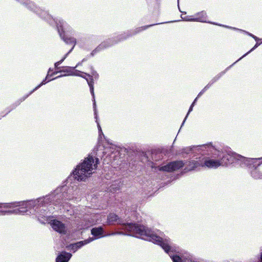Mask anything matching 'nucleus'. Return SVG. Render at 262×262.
I'll use <instances>...</instances> for the list:
<instances>
[{
    "label": "nucleus",
    "instance_id": "nucleus-20",
    "mask_svg": "<svg viewBox=\"0 0 262 262\" xmlns=\"http://www.w3.org/2000/svg\"><path fill=\"white\" fill-rule=\"evenodd\" d=\"M203 145L199 147H185L182 148L181 149V154L183 155L184 154L189 155L190 154H192L195 152V151L196 150H199L200 149L201 150H206L207 151V149L203 148L202 147Z\"/></svg>",
    "mask_w": 262,
    "mask_h": 262
},
{
    "label": "nucleus",
    "instance_id": "nucleus-7",
    "mask_svg": "<svg viewBox=\"0 0 262 262\" xmlns=\"http://www.w3.org/2000/svg\"><path fill=\"white\" fill-rule=\"evenodd\" d=\"M91 75L88 74L86 73H83L82 72L81 73V75H83L82 77L84 78L86 80V81L88 83V85L90 87V92L93 97V106H94L95 111L96 117H97V115H96V104L95 95H94L93 79H94V78L95 80L98 79L99 78V75L97 73V72L94 70L93 67L92 66L91 67Z\"/></svg>",
    "mask_w": 262,
    "mask_h": 262
},
{
    "label": "nucleus",
    "instance_id": "nucleus-11",
    "mask_svg": "<svg viewBox=\"0 0 262 262\" xmlns=\"http://www.w3.org/2000/svg\"><path fill=\"white\" fill-rule=\"evenodd\" d=\"M50 224L51 227L55 231L60 233L66 234L67 227L64 224L57 220L51 221Z\"/></svg>",
    "mask_w": 262,
    "mask_h": 262
},
{
    "label": "nucleus",
    "instance_id": "nucleus-18",
    "mask_svg": "<svg viewBox=\"0 0 262 262\" xmlns=\"http://www.w3.org/2000/svg\"><path fill=\"white\" fill-rule=\"evenodd\" d=\"M71 257V253L62 251L56 257V262H68Z\"/></svg>",
    "mask_w": 262,
    "mask_h": 262
},
{
    "label": "nucleus",
    "instance_id": "nucleus-16",
    "mask_svg": "<svg viewBox=\"0 0 262 262\" xmlns=\"http://www.w3.org/2000/svg\"><path fill=\"white\" fill-rule=\"evenodd\" d=\"M203 167L206 166L209 168H216L222 166L220 160H206L203 162Z\"/></svg>",
    "mask_w": 262,
    "mask_h": 262
},
{
    "label": "nucleus",
    "instance_id": "nucleus-28",
    "mask_svg": "<svg viewBox=\"0 0 262 262\" xmlns=\"http://www.w3.org/2000/svg\"><path fill=\"white\" fill-rule=\"evenodd\" d=\"M181 18L183 20L185 21H194V16H182L181 15Z\"/></svg>",
    "mask_w": 262,
    "mask_h": 262
},
{
    "label": "nucleus",
    "instance_id": "nucleus-33",
    "mask_svg": "<svg viewBox=\"0 0 262 262\" xmlns=\"http://www.w3.org/2000/svg\"><path fill=\"white\" fill-rule=\"evenodd\" d=\"M121 232H115V233H112L111 234H110V235H115L116 234H121Z\"/></svg>",
    "mask_w": 262,
    "mask_h": 262
},
{
    "label": "nucleus",
    "instance_id": "nucleus-31",
    "mask_svg": "<svg viewBox=\"0 0 262 262\" xmlns=\"http://www.w3.org/2000/svg\"><path fill=\"white\" fill-rule=\"evenodd\" d=\"M209 89V87L207 85H206L204 89L199 93L198 95V97H200L207 89Z\"/></svg>",
    "mask_w": 262,
    "mask_h": 262
},
{
    "label": "nucleus",
    "instance_id": "nucleus-6",
    "mask_svg": "<svg viewBox=\"0 0 262 262\" xmlns=\"http://www.w3.org/2000/svg\"><path fill=\"white\" fill-rule=\"evenodd\" d=\"M158 24H152L150 25L145 26L143 27H139L136 29L135 30L132 31V32H127L124 33L123 34L120 35L117 37V40H113L111 39H109L107 40H105L100 44L95 49H94L91 53L90 55L91 56H93L95 55L97 52H100V51L104 50L107 48H108L112 45L117 43L119 41L123 40L126 39L128 37L136 34L137 33L144 30L148 28L153 26L156 25H158Z\"/></svg>",
    "mask_w": 262,
    "mask_h": 262
},
{
    "label": "nucleus",
    "instance_id": "nucleus-14",
    "mask_svg": "<svg viewBox=\"0 0 262 262\" xmlns=\"http://www.w3.org/2000/svg\"><path fill=\"white\" fill-rule=\"evenodd\" d=\"M53 74H51V75H50L49 74H47V76H46V77L45 78V79H43L42 80V81L35 88H34L32 91H31L30 92L29 94H28V95H27L26 96H25V97H24L23 98H22L21 99H20L19 100V101L18 102V103H17V104L14 106L15 107L16 106L19 105L21 102H23V101H24L30 95H31L32 93H33L35 91L37 90L38 88H39L41 86L45 84L46 83H47L48 82H49L52 80H54V79H56L57 78H53L52 79H49L47 80L48 77L49 76H52Z\"/></svg>",
    "mask_w": 262,
    "mask_h": 262
},
{
    "label": "nucleus",
    "instance_id": "nucleus-40",
    "mask_svg": "<svg viewBox=\"0 0 262 262\" xmlns=\"http://www.w3.org/2000/svg\"><path fill=\"white\" fill-rule=\"evenodd\" d=\"M70 179H71V178H70V177H69V178H68V180H67V181H70Z\"/></svg>",
    "mask_w": 262,
    "mask_h": 262
},
{
    "label": "nucleus",
    "instance_id": "nucleus-13",
    "mask_svg": "<svg viewBox=\"0 0 262 262\" xmlns=\"http://www.w3.org/2000/svg\"><path fill=\"white\" fill-rule=\"evenodd\" d=\"M200 167H203V162L201 161L200 159L196 161L191 160L189 161L185 169L186 171H190L196 169Z\"/></svg>",
    "mask_w": 262,
    "mask_h": 262
},
{
    "label": "nucleus",
    "instance_id": "nucleus-21",
    "mask_svg": "<svg viewBox=\"0 0 262 262\" xmlns=\"http://www.w3.org/2000/svg\"><path fill=\"white\" fill-rule=\"evenodd\" d=\"M234 64L233 63L232 65H231L230 67H228L225 71L221 72L220 73L218 74L217 75H216L214 77H213L210 81L206 85H207L209 88L216 81H217Z\"/></svg>",
    "mask_w": 262,
    "mask_h": 262
},
{
    "label": "nucleus",
    "instance_id": "nucleus-34",
    "mask_svg": "<svg viewBox=\"0 0 262 262\" xmlns=\"http://www.w3.org/2000/svg\"><path fill=\"white\" fill-rule=\"evenodd\" d=\"M198 97L194 99V100L193 101V103L192 104H193V105H194V104L195 103L196 100H197V99H198Z\"/></svg>",
    "mask_w": 262,
    "mask_h": 262
},
{
    "label": "nucleus",
    "instance_id": "nucleus-22",
    "mask_svg": "<svg viewBox=\"0 0 262 262\" xmlns=\"http://www.w3.org/2000/svg\"><path fill=\"white\" fill-rule=\"evenodd\" d=\"M234 64L233 63L232 65H231L230 67H228L225 71L221 72L220 73L218 74L217 75H216L214 77H213L210 81L206 85H207L209 88L216 81H217Z\"/></svg>",
    "mask_w": 262,
    "mask_h": 262
},
{
    "label": "nucleus",
    "instance_id": "nucleus-4",
    "mask_svg": "<svg viewBox=\"0 0 262 262\" xmlns=\"http://www.w3.org/2000/svg\"><path fill=\"white\" fill-rule=\"evenodd\" d=\"M16 1L19 2L20 4L25 5L31 10L38 13L42 18L48 21L50 24L52 25L53 23H55L56 24L58 33L61 39L67 44H73V46L71 50H72V51L73 50L77 42L76 39L73 37H68L64 34V30L66 29L67 26V23L65 21L62 19L55 20V19H53L47 12L44 11H41L40 13H38V11L36 10L37 9V8L35 6L34 4L29 0Z\"/></svg>",
    "mask_w": 262,
    "mask_h": 262
},
{
    "label": "nucleus",
    "instance_id": "nucleus-9",
    "mask_svg": "<svg viewBox=\"0 0 262 262\" xmlns=\"http://www.w3.org/2000/svg\"><path fill=\"white\" fill-rule=\"evenodd\" d=\"M257 160L255 163L253 164L244 165V166L248 167L250 168H253V169L251 171V176L254 179H262V172L257 169V168L262 163L261 162H258V161L261 160L262 158H257Z\"/></svg>",
    "mask_w": 262,
    "mask_h": 262
},
{
    "label": "nucleus",
    "instance_id": "nucleus-35",
    "mask_svg": "<svg viewBox=\"0 0 262 262\" xmlns=\"http://www.w3.org/2000/svg\"><path fill=\"white\" fill-rule=\"evenodd\" d=\"M260 262H262V251L260 253Z\"/></svg>",
    "mask_w": 262,
    "mask_h": 262
},
{
    "label": "nucleus",
    "instance_id": "nucleus-24",
    "mask_svg": "<svg viewBox=\"0 0 262 262\" xmlns=\"http://www.w3.org/2000/svg\"><path fill=\"white\" fill-rule=\"evenodd\" d=\"M72 52V50H70L64 56V57L59 61L55 63L54 66L56 69H58V66H59L67 57L68 55Z\"/></svg>",
    "mask_w": 262,
    "mask_h": 262
},
{
    "label": "nucleus",
    "instance_id": "nucleus-8",
    "mask_svg": "<svg viewBox=\"0 0 262 262\" xmlns=\"http://www.w3.org/2000/svg\"><path fill=\"white\" fill-rule=\"evenodd\" d=\"M184 164L183 161H175L169 162L166 165L159 167L158 169L160 171L172 172L183 167Z\"/></svg>",
    "mask_w": 262,
    "mask_h": 262
},
{
    "label": "nucleus",
    "instance_id": "nucleus-29",
    "mask_svg": "<svg viewBox=\"0 0 262 262\" xmlns=\"http://www.w3.org/2000/svg\"><path fill=\"white\" fill-rule=\"evenodd\" d=\"M194 105L193 104H191V106H190L189 107V109L188 110V112L187 114V115L186 116L184 120H183L182 123V125H181V128L182 127V126L184 125L186 119H187V117H188L189 114L190 113V112H191L192 111V109H193V107Z\"/></svg>",
    "mask_w": 262,
    "mask_h": 262
},
{
    "label": "nucleus",
    "instance_id": "nucleus-37",
    "mask_svg": "<svg viewBox=\"0 0 262 262\" xmlns=\"http://www.w3.org/2000/svg\"><path fill=\"white\" fill-rule=\"evenodd\" d=\"M11 110H9L6 114H5L3 116V117L5 116L7 114H8L9 112H10L11 111Z\"/></svg>",
    "mask_w": 262,
    "mask_h": 262
},
{
    "label": "nucleus",
    "instance_id": "nucleus-30",
    "mask_svg": "<svg viewBox=\"0 0 262 262\" xmlns=\"http://www.w3.org/2000/svg\"><path fill=\"white\" fill-rule=\"evenodd\" d=\"M120 189V186L118 185L117 186H116L115 184H113L110 187V190L111 191L116 192L117 190H118Z\"/></svg>",
    "mask_w": 262,
    "mask_h": 262
},
{
    "label": "nucleus",
    "instance_id": "nucleus-41",
    "mask_svg": "<svg viewBox=\"0 0 262 262\" xmlns=\"http://www.w3.org/2000/svg\"><path fill=\"white\" fill-rule=\"evenodd\" d=\"M179 0H178V3H179Z\"/></svg>",
    "mask_w": 262,
    "mask_h": 262
},
{
    "label": "nucleus",
    "instance_id": "nucleus-32",
    "mask_svg": "<svg viewBox=\"0 0 262 262\" xmlns=\"http://www.w3.org/2000/svg\"><path fill=\"white\" fill-rule=\"evenodd\" d=\"M247 34H248L250 36L252 37V38H253L256 41L258 40L259 39V38L256 37V36L253 35L251 33H250L249 32H245Z\"/></svg>",
    "mask_w": 262,
    "mask_h": 262
},
{
    "label": "nucleus",
    "instance_id": "nucleus-36",
    "mask_svg": "<svg viewBox=\"0 0 262 262\" xmlns=\"http://www.w3.org/2000/svg\"><path fill=\"white\" fill-rule=\"evenodd\" d=\"M81 63L80 62H79L77 64V65L75 67V69L78 67L79 65H81Z\"/></svg>",
    "mask_w": 262,
    "mask_h": 262
},
{
    "label": "nucleus",
    "instance_id": "nucleus-19",
    "mask_svg": "<svg viewBox=\"0 0 262 262\" xmlns=\"http://www.w3.org/2000/svg\"><path fill=\"white\" fill-rule=\"evenodd\" d=\"M194 21H200L203 23L207 22V14L205 11H201L200 12L198 13L194 16ZM207 23L217 25V24L213 23L210 21H207Z\"/></svg>",
    "mask_w": 262,
    "mask_h": 262
},
{
    "label": "nucleus",
    "instance_id": "nucleus-2",
    "mask_svg": "<svg viewBox=\"0 0 262 262\" xmlns=\"http://www.w3.org/2000/svg\"><path fill=\"white\" fill-rule=\"evenodd\" d=\"M107 221L109 224L122 225V229L128 232L126 234L127 235L139 237L154 243L156 241L154 236H158L153 231L144 226L133 223L124 224L121 219L113 213L108 214Z\"/></svg>",
    "mask_w": 262,
    "mask_h": 262
},
{
    "label": "nucleus",
    "instance_id": "nucleus-17",
    "mask_svg": "<svg viewBox=\"0 0 262 262\" xmlns=\"http://www.w3.org/2000/svg\"><path fill=\"white\" fill-rule=\"evenodd\" d=\"M91 234L94 236V240L106 236L104 234V230L102 227L93 228L91 229Z\"/></svg>",
    "mask_w": 262,
    "mask_h": 262
},
{
    "label": "nucleus",
    "instance_id": "nucleus-10",
    "mask_svg": "<svg viewBox=\"0 0 262 262\" xmlns=\"http://www.w3.org/2000/svg\"><path fill=\"white\" fill-rule=\"evenodd\" d=\"M75 67H64L63 69L61 70H60L57 72H55L53 73V74H57L58 72H64L67 73V74L63 75V76L66 75H75V76H78L80 77H83V75H81V71L75 70ZM63 76V75H60L56 78H59Z\"/></svg>",
    "mask_w": 262,
    "mask_h": 262
},
{
    "label": "nucleus",
    "instance_id": "nucleus-23",
    "mask_svg": "<svg viewBox=\"0 0 262 262\" xmlns=\"http://www.w3.org/2000/svg\"><path fill=\"white\" fill-rule=\"evenodd\" d=\"M163 157V154L160 152H152L151 154L152 160L156 162L162 159Z\"/></svg>",
    "mask_w": 262,
    "mask_h": 262
},
{
    "label": "nucleus",
    "instance_id": "nucleus-38",
    "mask_svg": "<svg viewBox=\"0 0 262 262\" xmlns=\"http://www.w3.org/2000/svg\"><path fill=\"white\" fill-rule=\"evenodd\" d=\"M86 59L84 58V59H82V62L86 61Z\"/></svg>",
    "mask_w": 262,
    "mask_h": 262
},
{
    "label": "nucleus",
    "instance_id": "nucleus-5",
    "mask_svg": "<svg viewBox=\"0 0 262 262\" xmlns=\"http://www.w3.org/2000/svg\"><path fill=\"white\" fill-rule=\"evenodd\" d=\"M99 160L89 155L81 164L77 166L73 172V177L78 181H83L94 172L97 168Z\"/></svg>",
    "mask_w": 262,
    "mask_h": 262
},
{
    "label": "nucleus",
    "instance_id": "nucleus-3",
    "mask_svg": "<svg viewBox=\"0 0 262 262\" xmlns=\"http://www.w3.org/2000/svg\"><path fill=\"white\" fill-rule=\"evenodd\" d=\"M202 147L207 149L206 153L208 155L210 154L217 155V157L220 159L222 166H226L237 162L241 166H244V165L254 164L257 160V159H248L231 151H220L216 150L211 144L203 145Z\"/></svg>",
    "mask_w": 262,
    "mask_h": 262
},
{
    "label": "nucleus",
    "instance_id": "nucleus-26",
    "mask_svg": "<svg viewBox=\"0 0 262 262\" xmlns=\"http://www.w3.org/2000/svg\"><path fill=\"white\" fill-rule=\"evenodd\" d=\"M38 220L42 224H45L48 221V218L47 215L41 216V214L38 215Z\"/></svg>",
    "mask_w": 262,
    "mask_h": 262
},
{
    "label": "nucleus",
    "instance_id": "nucleus-12",
    "mask_svg": "<svg viewBox=\"0 0 262 262\" xmlns=\"http://www.w3.org/2000/svg\"><path fill=\"white\" fill-rule=\"evenodd\" d=\"M94 241L93 237H89V238L84 241H80L76 243L70 244L67 246V248L73 251V252H75L79 249L81 248L83 246L91 243Z\"/></svg>",
    "mask_w": 262,
    "mask_h": 262
},
{
    "label": "nucleus",
    "instance_id": "nucleus-27",
    "mask_svg": "<svg viewBox=\"0 0 262 262\" xmlns=\"http://www.w3.org/2000/svg\"><path fill=\"white\" fill-rule=\"evenodd\" d=\"M260 44V43H258L257 42L255 46L249 51L247 53H246V54H245L242 57H241L240 58H239L237 60H236L235 62L233 63V64H235V63H236L237 62H238L239 60H240L242 58H243V57H244L245 56H246L247 55H248L249 53H250L251 52H252V51H253L254 50H255L258 46H259Z\"/></svg>",
    "mask_w": 262,
    "mask_h": 262
},
{
    "label": "nucleus",
    "instance_id": "nucleus-39",
    "mask_svg": "<svg viewBox=\"0 0 262 262\" xmlns=\"http://www.w3.org/2000/svg\"><path fill=\"white\" fill-rule=\"evenodd\" d=\"M50 71H51V69L50 68V69H49V71H48V74H49V72H50Z\"/></svg>",
    "mask_w": 262,
    "mask_h": 262
},
{
    "label": "nucleus",
    "instance_id": "nucleus-1",
    "mask_svg": "<svg viewBox=\"0 0 262 262\" xmlns=\"http://www.w3.org/2000/svg\"><path fill=\"white\" fill-rule=\"evenodd\" d=\"M79 190L73 191V188L66 186L58 187L50 194L38 198L35 200H30L23 202L0 204V215L5 214H23L31 208L35 210L41 207L51 203L55 205L62 206L64 201L73 200L79 198Z\"/></svg>",
    "mask_w": 262,
    "mask_h": 262
},
{
    "label": "nucleus",
    "instance_id": "nucleus-25",
    "mask_svg": "<svg viewBox=\"0 0 262 262\" xmlns=\"http://www.w3.org/2000/svg\"><path fill=\"white\" fill-rule=\"evenodd\" d=\"M94 108V115H95V118L96 119V122L97 124V126H98V130H99V137H100L101 135L103 136H104V135L102 133V129H101V126L100 125V124L98 122V115H97V113H96V115H97V117H96V114H95V109H94V107H93Z\"/></svg>",
    "mask_w": 262,
    "mask_h": 262
},
{
    "label": "nucleus",
    "instance_id": "nucleus-15",
    "mask_svg": "<svg viewBox=\"0 0 262 262\" xmlns=\"http://www.w3.org/2000/svg\"><path fill=\"white\" fill-rule=\"evenodd\" d=\"M53 74H51V75H50L49 74H47V76H46V77L45 78V79H43L42 80V81L35 88H34L32 91H31L30 92L29 94H28V95H27L26 96H25V97H24L23 98H22L21 99H20L19 100V101L18 102V103H17V104L14 106L15 107L16 106L19 105L21 102H23V101H24L30 95H31L32 93H33L35 91L37 90L38 88H39L41 86L45 84L46 83H47L48 82H49L52 80H54V79H56L57 78H53L52 79H49L47 80L48 77L49 76H52Z\"/></svg>",
    "mask_w": 262,
    "mask_h": 262
}]
</instances>
